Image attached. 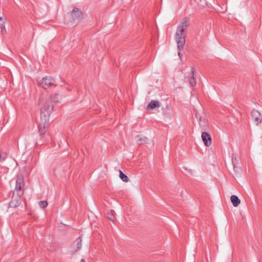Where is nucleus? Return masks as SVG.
I'll return each mask as SVG.
<instances>
[{
  "instance_id": "obj_1",
  "label": "nucleus",
  "mask_w": 262,
  "mask_h": 262,
  "mask_svg": "<svg viewBox=\"0 0 262 262\" xmlns=\"http://www.w3.org/2000/svg\"><path fill=\"white\" fill-rule=\"evenodd\" d=\"M187 27V20L183 19L177 28L175 38L177 41L178 49L179 51L178 55L180 57H181L180 51L184 49L186 42Z\"/></svg>"
},
{
  "instance_id": "obj_2",
  "label": "nucleus",
  "mask_w": 262,
  "mask_h": 262,
  "mask_svg": "<svg viewBox=\"0 0 262 262\" xmlns=\"http://www.w3.org/2000/svg\"><path fill=\"white\" fill-rule=\"evenodd\" d=\"M24 185L23 176L21 174L17 175L13 195L9 204L10 207L16 208L20 204L21 199L19 192L24 186Z\"/></svg>"
},
{
  "instance_id": "obj_3",
  "label": "nucleus",
  "mask_w": 262,
  "mask_h": 262,
  "mask_svg": "<svg viewBox=\"0 0 262 262\" xmlns=\"http://www.w3.org/2000/svg\"><path fill=\"white\" fill-rule=\"evenodd\" d=\"M53 110L52 105L48 104L46 107V105H43L40 108V122L38 124V130L40 136L42 138L45 134V126L47 123L49 122V117Z\"/></svg>"
},
{
  "instance_id": "obj_4",
  "label": "nucleus",
  "mask_w": 262,
  "mask_h": 262,
  "mask_svg": "<svg viewBox=\"0 0 262 262\" xmlns=\"http://www.w3.org/2000/svg\"><path fill=\"white\" fill-rule=\"evenodd\" d=\"M58 101V95L57 94H54V95H51L49 98H44L43 97L40 98L39 99V105L40 106V109L41 106L43 105H46V107L48 105V104H51L52 105V107L53 108V103L57 102Z\"/></svg>"
},
{
  "instance_id": "obj_5",
  "label": "nucleus",
  "mask_w": 262,
  "mask_h": 262,
  "mask_svg": "<svg viewBox=\"0 0 262 262\" xmlns=\"http://www.w3.org/2000/svg\"><path fill=\"white\" fill-rule=\"evenodd\" d=\"M72 17V20L70 21L68 24L70 25H76L79 21L82 18V13L80 9L77 8H74L71 13Z\"/></svg>"
},
{
  "instance_id": "obj_6",
  "label": "nucleus",
  "mask_w": 262,
  "mask_h": 262,
  "mask_svg": "<svg viewBox=\"0 0 262 262\" xmlns=\"http://www.w3.org/2000/svg\"><path fill=\"white\" fill-rule=\"evenodd\" d=\"M55 79L50 76H46L42 78L39 84L44 89H47L52 85L55 86Z\"/></svg>"
},
{
  "instance_id": "obj_7",
  "label": "nucleus",
  "mask_w": 262,
  "mask_h": 262,
  "mask_svg": "<svg viewBox=\"0 0 262 262\" xmlns=\"http://www.w3.org/2000/svg\"><path fill=\"white\" fill-rule=\"evenodd\" d=\"M251 116L253 120L258 125L262 121V117L260 113L257 110H253L251 112Z\"/></svg>"
},
{
  "instance_id": "obj_8",
  "label": "nucleus",
  "mask_w": 262,
  "mask_h": 262,
  "mask_svg": "<svg viewBox=\"0 0 262 262\" xmlns=\"http://www.w3.org/2000/svg\"><path fill=\"white\" fill-rule=\"evenodd\" d=\"M202 139L206 146H209L211 144V136L206 132H203L202 133Z\"/></svg>"
},
{
  "instance_id": "obj_9",
  "label": "nucleus",
  "mask_w": 262,
  "mask_h": 262,
  "mask_svg": "<svg viewBox=\"0 0 262 262\" xmlns=\"http://www.w3.org/2000/svg\"><path fill=\"white\" fill-rule=\"evenodd\" d=\"M73 249L72 253L74 254L81 248V239L80 238H77L73 243Z\"/></svg>"
},
{
  "instance_id": "obj_10",
  "label": "nucleus",
  "mask_w": 262,
  "mask_h": 262,
  "mask_svg": "<svg viewBox=\"0 0 262 262\" xmlns=\"http://www.w3.org/2000/svg\"><path fill=\"white\" fill-rule=\"evenodd\" d=\"M160 106V102L157 100H151L147 105L148 110H153Z\"/></svg>"
},
{
  "instance_id": "obj_11",
  "label": "nucleus",
  "mask_w": 262,
  "mask_h": 262,
  "mask_svg": "<svg viewBox=\"0 0 262 262\" xmlns=\"http://www.w3.org/2000/svg\"><path fill=\"white\" fill-rule=\"evenodd\" d=\"M231 202L234 207H237L241 203V200L235 195H232L230 197Z\"/></svg>"
},
{
  "instance_id": "obj_12",
  "label": "nucleus",
  "mask_w": 262,
  "mask_h": 262,
  "mask_svg": "<svg viewBox=\"0 0 262 262\" xmlns=\"http://www.w3.org/2000/svg\"><path fill=\"white\" fill-rule=\"evenodd\" d=\"M195 71L194 69L192 68L191 70V77L189 79V83L191 86H194L196 85V79L194 77Z\"/></svg>"
},
{
  "instance_id": "obj_13",
  "label": "nucleus",
  "mask_w": 262,
  "mask_h": 262,
  "mask_svg": "<svg viewBox=\"0 0 262 262\" xmlns=\"http://www.w3.org/2000/svg\"><path fill=\"white\" fill-rule=\"evenodd\" d=\"M137 142L139 144H142L146 143L148 141V139L145 137H142L141 135H137L136 136Z\"/></svg>"
},
{
  "instance_id": "obj_14",
  "label": "nucleus",
  "mask_w": 262,
  "mask_h": 262,
  "mask_svg": "<svg viewBox=\"0 0 262 262\" xmlns=\"http://www.w3.org/2000/svg\"><path fill=\"white\" fill-rule=\"evenodd\" d=\"M119 177L123 182H127L128 181L127 176L125 174H124L121 170H119Z\"/></svg>"
},
{
  "instance_id": "obj_15",
  "label": "nucleus",
  "mask_w": 262,
  "mask_h": 262,
  "mask_svg": "<svg viewBox=\"0 0 262 262\" xmlns=\"http://www.w3.org/2000/svg\"><path fill=\"white\" fill-rule=\"evenodd\" d=\"M107 217L110 221L114 222L115 220V217L114 214V211L111 210L108 212L107 213Z\"/></svg>"
},
{
  "instance_id": "obj_16",
  "label": "nucleus",
  "mask_w": 262,
  "mask_h": 262,
  "mask_svg": "<svg viewBox=\"0 0 262 262\" xmlns=\"http://www.w3.org/2000/svg\"><path fill=\"white\" fill-rule=\"evenodd\" d=\"M6 17L4 16H0V28L3 31V29H5V23Z\"/></svg>"
},
{
  "instance_id": "obj_17",
  "label": "nucleus",
  "mask_w": 262,
  "mask_h": 262,
  "mask_svg": "<svg viewBox=\"0 0 262 262\" xmlns=\"http://www.w3.org/2000/svg\"><path fill=\"white\" fill-rule=\"evenodd\" d=\"M39 205L41 208H45L48 205V203L47 201H41L39 202Z\"/></svg>"
},
{
  "instance_id": "obj_18",
  "label": "nucleus",
  "mask_w": 262,
  "mask_h": 262,
  "mask_svg": "<svg viewBox=\"0 0 262 262\" xmlns=\"http://www.w3.org/2000/svg\"><path fill=\"white\" fill-rule=\"evenodd\" d=\"M236 160V155H233L232 157V164L234 167H235V164H236L235 161Z\"/></svg>"
},
{
  "instance_id": "obj_19",
  "label": "nucleus",
  "mask_w": 262,
  "mask_h": 262,
  "mask_svg": "<svg viewBox=\"0 0 262 262\" xmlns=\"http://www.w3.org/2000/svg\"><path fill=\"white\" fill-rule=\"evenodd\" d=\"M169 117L171 118H173V114L172 113H170Z\"/></svg>"
},
{
  "instance_id": "obj_20",
  "label": "nucleus",
  "mask_w": 262,
  "mask_h": 262,
  "mask_svg": "<svg viewBox=\"0 0 262 262\" xmlns=\"http://www.w3.org/2000/svg\"><path fill=\"white\" fill-rule=\"evenodd\" d=\"M80 262H85V260L84 259H81Z\"/></svg>"
},
{
  "instance_id": "obj_21",
  "label": "nucleus",
  "mask_w": 262,
  "mask_h": 262,
  "mask_svg": "<svg viewBox=\"0 0 262 262\" xmlns=\"http://www.w3.org/2000/svg\"><path fill=\"white\" fill-rule=\"evenodd\" d=\"M199 121H200V122L201 121V117L199 118Z\"/></svg>"
}]
</instances>
